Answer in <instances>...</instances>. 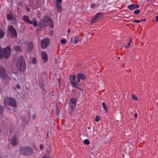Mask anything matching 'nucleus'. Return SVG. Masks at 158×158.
<instances>
[{
  "mask_svg": "<svg viewBox=\"0 0 158 158\" xmlns=\"http://www.w3.org/2000/svg\"><path fill=\"white\" fill-rule=\"evenodd\" d=\"M74 41H73L72 40L73 39L72 38L71 39L72 43H73L74 44H76L79 41V37L78 36H76L74 37Z\"/></svg>",
  "mask_w": 158,
  "mask_h": 158,
  "instance_id": "nucleus-19",
  "label": "nucleus"
},
{
  "mask_svg": "<svg viewBox=\"0 0 158 158\" xmlns=\"http://www.w3.org/2000/svg\"><path fill=\"white\" fill-rule=\"evenodd\" d=\"M5 104L12 106L13 107H16L17 106V103L16 100L13 98H6L4 101Z\"/></svg>",
  "mask_w": 158,
  "mask_h": 158,
  "instance_id": "nucleus-6",
  "label": "nucleus"
},
{
  "mask_svg": "<svg viewBox=\"0 0 158 158\" xmlns=\"http://www.w3.org/2000/svg\"><path fill=\"white\" fill-rule=\"evenodd\" d=\"M16 66L18 69L21 71H23L25 69V63L23 56H20L19 60L16 64Z\"/></svg>",
  "mask_w": 158,
  "mask_h": 158,
  "instance_id": "nucleus-4",
  "label": "nucleus"
},
{
  "mask_svg": "<svg viewBox=\"0 0 158 158\" xmlns=\"http://www.w3.org/2000/svg\"><path fill=\"white\" fill-rule=\"evenodd\" d=\"M86 78L85 76L81 73H78L77 76V82H79L81 80H84Z\"/></svg>",
  "mask_w": 158,
  "mask_h": 158,
  "instance_id": "nucleus-11",
  "label": "nucleus"
},
{
  "mask_svg": "<svg viewBox=\"0 0 158 158\" xmlns=\"http://www.w3.org/2000/svg\"><path fill=\"white\" fill-rule=\"evenodd\" d=\"M132 98L135 101H137L138 100V98L134 94L132 95Z\"/></svg>",
  "mask_w": 158,
  "mask_h": 158,
  "instance_id": "nucleus-29",
  "label": "nucleus"
},
{
  "mask_svg": "<svg viewBox=\"0 0 158 158\" xmlns=\"http://www.w3.org/2000/svg\"><path fill=\"white\" fill-rule=\"evenodd\" d=\"M145 21V19H141L140 20L135 19L133 21V22H134V23H139L141 22H142L143 21Z\"/></svg>",
  "mask_w": 158,
  "mask_h": 158,
  "instance_id": "nucleus-21",
  "label": "nucleus"
},
{
  "mask_svg": "<svg viewBox=\"0 0 158 158\" xmlns=\"http://www.w3.org/2000/svg\"><path fill=\"white\" fill-rule=\"evenodd\" d=\"M20 153L22 155L29 156L31 155L33 152L32 149L29 146H26L25 148L20 147L19 148Z\"/></svg>",
  "mask_w": 158,
  "mask_h": 158,
  "instance_id": "nucleus-1",
  "label": "nucleus"
},
{
  "mask_svg": "<svg viewBox=\"0 0 158 158\" xmlns=\"http://www.w3.org/2000/svg\"><path fill=\"white\" fill-rule=\"evenodd\" d=\"M49 22L51 23V27H53L52 20L50 18L45 17L43 19L40 20L39 25L41 27L44 28L47 25L48 23Z\"/></svg>",
  "mask_w": 158,
  "mask_h": 158,
  "instance_id": "nucleus-2",
  "label": "nucleus"
},
{
  "mask_svg": "<svg viewBox=\"0 0 158 158\" xmlns=\"http://www.w3.org/2000/svg\"><path fill=\"white\" fill-rule=\"evenodd\" d=\"M40 148L41 150H43L44 148V145L42 144H41L40 145Z\"/></svg>",
  "mask_w": 158,
  "mask_h": 158,
  "instance_id": "nucleus-36",
  "label": "nucleus"
},
{
  "mask_svg": "<svg viewBox=\"0 0 158 158\" xmlns=\"http://www.w3.org/2000/svg\"><path fill=\"white\" fill-rule=\"evenodd\" d=\"M49 43V40L47 38H44L41 41V45L42 48L43 49L46 48L48 46Z\"/></svg>",
  "mask_w": 158,
  "mask_h": 158,
  "instance_id": "nucleus-8",
  "label": "nucleus"
},
{
  "mask_svg": "<svg viewBox=\"0 0 158 158\" xmlns=\"http://www.w3.org/2000/svg\"><path fill=\"white\" fill-rule=\"evenodd\" d=\"M137 115L138 114L137 113H135V118H137Z\"/></svg>",
  "mask_w": 158,
  "mask_h": 158,
  "instance_id": "nucleus-38",
  "label": "nucleus"
},
{
  "mask_svg": "<svg viewBox=\"0 0 158 158\" xmlns=\"http://www.w3.org/2000/svg\"><path fill=\"white\" fill-rule=\"evenodd\" d=\"M28 23L30 24L33 25V26L35 27H36L37 25L36 20L35 18L33 19V21L29 20Z\"/></svg>",
  "mask_w": 158,
  "mask_h": 158,
  "instance_id": "nucleus-18",
  "label": "nucleus"
},
{
  "mask_svg": "<svg viewBox=\"0 0 158 158\" xmlns=\"http://www.w3.org/2000/svg\"><path fill=\"white\" fill-rule=\"evenodd\" d=\"M95 3H93L91 5L90 7L91 8H93L95 7Z\"/></svg>",
  "mask_w": 158,
  "mask_h": 158,
  "instance_id": "nucleus-35",
  "label": "nucleus"
},
{
  "mask_svg": "<svg viewBox=\"0 0 158 158\" xmlns=\"http://www.w3.org/2000/svg\"><path fill=\"white\" fill-rule=\"evenodd\" d=\"M32 62L33 64H35L36 63V59L34 58H33Z\"/></svg>",
  "mask_w": 158,
  "mask_h": 158,
  "instance_id": "nucleus-33",
  "label": "nucleus"
},
{
  "mask_svg": "<svg viewBox=\"0 0 158 158\" xmlns=\"http://www.w3.org/2000/svg\"><path fill=\"white\" fill-rule=\"evenodd\" d=\"M100 13H98L94 17L92 18L91 21V23H94L96 22L97 19L98 18L99 16L100 15Z\"/></svg>",
  "mask_w": 158,
  "mask_h": 158,
  "instance_id": "nucleus-17",
  "label": "nucleus"
},
{
  "mask_svg": "<svg viewBox=\"0 0 158 158\" xmlns=\"http://www.w3.org/2000/svg\"><path fill=\"white\" fill-rule=\"evenodd\" d=\"M17 87L18 89H19L20 88V86L18 85H17Z\"/></svg>",
  "mask_w": 158,
  "mask_h": 158,
  "instance_id": "nucleus-39",
  "label": "nucleus"
},
{
  "mask_svg": "<svg viewBox=\"0 0 158 158\" xmlns=\"http://www.w3.org/2000/svg\"><path fill=\"white\" fill-rule=\"evenodd\" d=\"M102 105L104 109L105 110L106 112L107 113V106L106 105L105 103L104 102H103L102 103Z\"/></svg>",
  "mask_w": 158,
  "mask_h": 158,
  "instance_id": "nucleus-25",
  "label": "nucleus"
},
{
  "mask_svg": "<svg viewBox=\"0 0 158 158\" xmlns=\"http://www.w3.org/2000/svg\"><path fill=\"white\" fill-rule=\"evenodd\" d=\"M76 76L75 75H73L70 76L69 79L71 85L73 87L75 88L81 90V88L80 87V85L78 84V82H77V80L76 81Z\"/></svg>",
  "mask_w": 158,
  "mask_h": 158,
  "instance_id": "nucleus-5",
  "label": "nucleus"
},
{
  "mask_svg": "<svg viewBox=\"0 0 158 158\" xmlns=\"http://www.w3.org/2000/svg\"><path fill=\"white\" fill-rule=\"evenodd\" d=\"M43 158H52L51 156H50L48 155H44Z\"/></svg>",
  "mask_w": 158,
  "mask_h": 158,
  "instance_id": "nucleus-31",
  "label": "nucleus"
},
{
  "mask_svg": "<svg viewBox=\"0 0 158 158\" xmlns=\"http://www.w3.org/2000/svg\"><path fill=\"white\" fill-rule=\"evenodd\" d=\"M155 20L156 22L158 21V15L156 17Z\"/></svg>",
  "mask_w": 158,
  "mask_h": 158,
  "instance_id": "nucleus-37",
  "label": "nucleus"
},
{
  "mask_svg": "<svg viewBox=\"0 0 158 158\" xmlns=\"http://www.w3.org/2000/svg\"><path fill=\"white\" fill-rule=\"evenodd\" d=\"M132 40L131 38H129V42L128 43V45H125V46H123V47H124L126 48H129L131 47V43L132 42Z\"/></svg>",
  "mask_w": 158,
  "mask_h": 158,
  "instance_id": "nucleus-22",
  "label": "nucleus"
},
{
  "mask_svg": "<svg viewBox=\"0 0 158 158\" xmlns=\"http://www.w3.org/2000/svg\"><path fill=\"white\" fill-rule=\"evenodd\" d=\"M83 143L87 145L89 144L90 143L89 141L87 139L84 140Z\"/></svg>",
  "mask_w": 158,
  "mask_h": 158,
  "instance_id": "nucleus-26",
  "label": "nucleus"
},
{
  "mask_svg": "<svg viewBox=\"0 0 158 158\" xmlns=\"http://www.w3.org/2000/svg\"><path fill=\"white\" fill-rule=\"evenodd\" d=\"M41 55L42 59L44 62H47L48 60V56L46 52L45 51L42 52L41 53Z\"/></svg>",
  "mask_w": 158,
  "mask_h": 158,
  "instance_id": "nucleus-13",
  "label": "nucleus"
},
{
  "mask_svg": "<svg viewBox=\"0 0 158 158\" xmlns=\"http://www.w3.org/2000/svg\"><path fill=\"white\" fill-rule=\"evenodd\" d=\"M140 12V10L139 9H137L135 10L134 12V13L135 14H139Z\"/></svg>",
  "mask_w": 158,
  "mask_h": 158,
  "instance_id": "nucleus-32",
  "label": "nucleus"
},
{
  "mask_svg": "<svg viewBox=\"0 0 158 158\" xmlns=\"http://www.w3.org/2000/svg\"><path fill=\"white\" fill-rule=\"evenodd\" d=\"M0 76L3 79H5L7 77V75L4 69L1 66H0Z\"/></svg>",
  "mask_w": 158,
  "mask_h": 158,
  "instance_id": "nucleus-10",
  "label": "nucleus"
},
{
  "mask_svg": "<svg viewBox=\"0 0 158 158\" xmlns=\"http://www.w3.org/2000/svg\"><path fill=\"white\" fill-rule=\"evenodd\" d=\"M73 92L74 93L76 91V90H74L73 89Z\"/></svg>",
  "mask_w": 158,
  "mask_h": 158,
  "instance_id": "nucleus-41",
  "label": "nucleus"
},
{
  "mask_svg": "<svg viewBox=\"0 0 158 158\" xmlns=\"http://www.w3.org/2000/svg\"><path fill=\"white\" fill-rule=\"evenodd\" d=\"M15 50L16 51H21V48L18 46H15L14 47Z\"/></svg>",
  "mask_w": 158,
  "mask_h": 158,
  "instance_id": "nucleus-23",
  "label": "nucleus"
},
{
  "mask_svg": "<svg viewBox=\"0 0 158 158\" xmlns=\"http://www.w3.org/2000/svg\"><path fill=\"white\" fill-rule=\"evenodd\" d=\"M139 5L138 4H132L129 5L128 6L127 8L129 9L132 10L138 8H139Z\"/></svg>",
  "mask_w": 158,
  "mask_h": 158,
  "instance_id": "nucleus-15",
  "label": "nucleus"
},
{
  "mask_svg": "<svg viewBox=\"0 0 158 158\" xmlns=\"http://www.w3.org/2000/svg\"><path fill=\"white\" fill-rule=\"evenodd\" d=\"M3 112V107L0 106V114H2Z\"/></svg>",
  "mask_w": 158,
  "mask_h": 158,
  "instance_id": "nucleus-34",
  "label": "nucleus"
},
{
  "mask_svg": "<svg viewBox=\"0 0 158 158\" xmlns=\"http://www.w3.org/2000/svg\"><path fill=\"white\" fill-rule=\"evenodd\" d=\"M70 32V29H69L68 32L69 33Z\"/></svg>",
  "mask_w": 158,
  "mask_h": 158,
  "instance_id": "nucleus-40",
  "label": "nucleus"
},
{
  "mask_svg": "<svg viewBox=\"0 0 158 158\" xmlns=\"http://www.w3.org/2000/svg\"><path fill=\"white\" fill-rule=\"evenodd\" d=\"M4 35V32L2 30H0V39L2 38Z\"/></svg>",
  "mask_w": 158,
  "mask_h": 158,
  "instance_id": "nucleus-28",
  "label": "nucleus"
},
{
  "mask_svg": "<svg viewBox=\"0 0 158 158\" xmlns=\"http://www.w3.org/2000/svg\"><path fill=\"white\" fill-rule=\"evenodd\" d=\"M8 29L10 31V35L12 38L16 37L17 35V33L12 25H10Z\"/></svg>",
  "mask_w": 158,
  "mask_h": 158,
  "instance_id": "nucleus-9",
  "label": "nucleus"
},
{
  "mask_svg": "<svg viewBox=\"0 0 158 158\" xmlns=\"http://www.w3.org/2000/svg\"><path fill=\"white\" fill-rule=\"evenodd\" d=\"M77 100L76 99L72 98L70 100L69 103V109L73 111L74 110L75 108V105L77 103Z\"/></svg>",
  "mask_w": 158,
  "mask_h": 158,
  "instance_id": "nucleus-7",
  "label": "nucleus"
},
{
  "mask_svg": "<svg viewBox=\"0 0 158 158\" xmlns=\"http://www.w3.org/2000/svg\"><path fill=\"white\" fill-rule=\"evenodd\" d=\"M6 17L8 20L10 21L13 20L15 22H16V19L15 17L13 16L11 12L8 13Z\"/></svg>",
  "mask_w": 158,
  "mask_h": 158,
  "instance_id": "nucleus-14",
  "label": "nucleus"
},
{
  "mask_svg": "<svg viewBox=\"0 0 158 158\" xmlns=\"http://www.w3.org/2000/svg\"><path fill=\"white\" fill-rule=\"evenodd\" d=\"M61 44H65L67 42L65 39H64L61 40Z\"/></svg>",
  "mask_w": 158,
  "mask_h": 158,
  "instance_id": "nucleus-30",
  "label": "nucleus"
},
{
  "mask_svg": "<svg viewBox=\"0 0 158 158\" xmlns=\"http://www.w3.org/2000/svg\"><path fill=\"white\" fill-rule=\"evenodd\" d=\"M23 20L25 22H26L27 23L30 20H29L28 17L27 15L23 17Z\"/></svg>",
  "mask_w": 158,
  "mask_h": 158,
  "instance_id": "nucleus-24",
  "label": "nucleus"
},
{
  "mask_svg": "<svg viewBox=\"0 0 158 158\" xmlns=\"http://www.w3.org/2000/svg\"><path fill=\"white\" fill-rule=\"evenodd\" d=\"M62 1V0H56V1L57 10L59 12H60L62 10V8L60 3Z\"/></svg>",
  "mask_w": 158,
  "mask_h": 158,
  "instance_id": "nucleus-12",
  "label": "nucleus"
},
{
  "mask_svg": "<svg viewBox=\"0 0 158 158\" xmlns=\"http://www.w3.org/2000/svg\"><path fill=\"white\" fill-rule=\"evenodd\" d=\"M90 128H91V127H88V129H90Z\"/></svg>",
  "mask_w": 158,
  "mask_h": 158,
  "instance_id": "nucleus-43",
  "label": "nucleus"
},
{
  "mask_svg": "<svg viewBox=\"0 0 158 158\" xmlns=\"http://www.w3.org/2000/svg\"><path fill=\"white\" fill-rule=\"evenodd\" d=\"M11 52V49L9 46L4 49L3 53L2 49L0 48V59H2L4 56L6 59H7L10 56Z\"/></svg>",
  "mask_w": 158,
  "mask_h": 158,
  "instance_id": "nucleus-3",
  "label": "nucleus"
},
{
  "mask_svg": "<svg viewBox=\"0 0 158 158\" xmlns=\"http://www.w3.org/2000/svg\"><path fill=\"white\" fill-rule=\"evenodd\" d=\"M101 119V118L98 115H97L95 117V120L96 122H99Z\"/></svg>",
  "mask_w": 158,
  "mask_h": 158,
  "instance_id": "nucleus-27",
  "label": "nucleus"
},
{
  "mask_svg": "<svg viewBox=\"0 0 158 158\" xmlns=\"http://www.w3.org/2000/svg\"><path fill=\"white\" fill-rule=\"evenodd\" d=\"M59 83H60V79H59Z\"/></svg>",
  "mask_w": 158,
  "mask_h": 158,
  "instance_id": "nucleus-42",
  "label": "nucleus"
},
{
  "mask_svg": "<svg viewBox=\"0 0 158 158\" xmlns=\"http://www.w3.org/2000/svg\"><path fill=\"white\" fill-rule=\"evenodd\" d=\"M28 51H31L33 46V43L31 42L29 43L28 44Z\"/></svg>",
  "mask_w": 158,
  "mask_h": 158,
  "instance_id": "nucleus-20",
  "label": "nucleus"
},
{
  "mask_svg": "<svg viewBox=\"0 0 158 158\" xmlns=\"http://www.w3.org/2000/svg\"><path fill=\"white\" fill-rule=\"evenodd\" d=\"M10 143L13 146H15L17 145V142L16 137L15 136H14L10 141Z\"/></svg>",
  "mask_w": 158,
  "mask_h": 158,
  "instance_id": "nucleus-16",
  "label": "nucleus"
},
{
  "mask_svg": "<svg viewBox=\"0 0 158 158\" xmlns=\"http://www.w3.org/2000/svg\"><path fill=\"white\" fill-rule=\"evenodd\" d=\"M27 10L29 11H30V10L29 9H27Z\"/></svg>",
  "mask_w": 158,
  "mask_h": 158,
  "instance_id": "nucleus-44",
  "label": "nucleus"
}]
</instances>
